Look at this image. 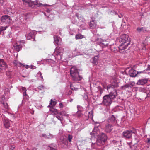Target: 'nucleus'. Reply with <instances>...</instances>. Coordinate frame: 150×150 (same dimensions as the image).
<instances>
[{
    "label": "nucleus",
    "instance_id": "aec40b11",
    "mask_svg": "<svg viewBox=\"0 0 150 150\" xmlns=\"http://www.w3.org/2000/svg\"><path fill=\"white\" fill-rule=\"evenodd\" d=\"M34 4L35 5H38V6H47V5L46 4H43L40 3V2L38 0H36L34 1Z\"/></svg>",
    "mask_w": 150,
    "mask_h": 150
},
{
    "label": "nucleus",
    "instance_id": "423d86ee",
    "mask_svg": "<svg viewBox=\"0 0 150 150\" xmlns=\"http://www.w3.org/2000/svg\"><path fill=\"white\" fill-rule=\"evenodd\" d=\"M2 22L6 24H9L11 23L12 19L8 15H5L2 16L1 19Z\"/></svg>",
    "mask_w": 150,
    "mask_h": 150
},
{
    "label": "nucleus",
    "instance_id": "e433bc0d",
    "mask_svg": "<svg viewBox=\"0 0 150 150\" xmlns=\"http://www.w3.org/2000/svg\"><path fill=\"white\" fill-rule=\"evenodd\" d=\"M21 90L23 92V94H25V95L27 90L26 88L24 87H22L21 88Z\"/></svg>",
    "mask_w": 150,
    "mask_h": 150
},
{
    "label": "nucleus",
    "instance_id": "9d476101",
    "mask_svg": "<svg viewBox=\"0 0 150 150\" xmlns=\"http://www.w3.org/2000/svg\"><path fill=\"white\" fill-rule=\"evenodd\" d=\"M142 71L138 72L136 71L135 70L133 69H131L129 70V73L130 76L132 77H135L139 73H141L142 72Z\"/></svg>",
    "mask_w": 150,
    "mask_h": 150
},
{
    "label": "nucleus",
    "instance_id": "412c9836",
    "mask_svg": "<svg viewBox=\"0 0 150 150\" xmlns=\"http://www.w3.org/2000/svg\"><path fill=\"white\" fill-rule=\"evenodd\" d=\"M48 149L49 150H56V147L54 144H51L49 146Z\"/></svg>",
    "mask_w": 150,
    "mask_h": 150
},
{
    "label": "nucleus",
    "instance_id": "338daca9",
    "mask_svg": "<svg viewBox=\"0 0 150 150\" xmlns=\"http://www.w3.org/2000/svg\"><path fill=\"white\" fill-rule=\"evenodd\" d=\"M50 105H49L48 106V107H50Z\"/></svg>",
    "mask_w": 150,
    "mask_h": 150
},
{
    "label": "nucleus",
    "instance_id": "5701e85b",
    "mask_svg": "<svg viewBox=\"0 0 150 150\" xmlns=\"http://www.w3.org/2000/svg\"><path fill=\"white\" fill-rule=\"evenodd\" d=\"M110 48L111 49V50L115 52H116L117 51L118 47H115L114 45H111L110 47Z\"/></svg>",
    "mask_w": 150,
    "mask_h": 150
},
{
    "label": "nucleus",
    "instance_id": "c03bdc74",
    "mask_svg": "<svg viewBox=\"0 0 150 150\" xmlns=\"http://www.w3.org/2000/svg\"><path fill=\"white\" fill-rule=\"evenodd\" d=\"M98 126L97 127H94V128L93 130L94 132H92L93 134H95V133H94V132H96V133L97 132V131H98L97 128H98Z\"/></svg>",
    "mask_w": 150,
    "mask_h": 150
},
{
    "label": "nucleus",
    "instance_id": "2eb2a0df",
    "mask_svg": "<svg viewBox=\"0 0 150 150\" xmlns=\"http://www.w3.org/2000/svg\"><path fill=\"white\" fill-rule=\"evenodd\" d=\"M89 25L90 28L91 29H93L96 28L97 23L96 21L92 20L90 22Z\"/></svg>",
    "mask_w": 150,
    "mask_h": 150
},
{
    "label": "nucleus",
    "instance_id": "09e8293b",
    "mask_svg": "<svg viewBox=\"0 0 150 150\" xmlns=\"http://www.w3.org/2000/svg\"><path fill=\"white\" fill-rule=\"evenodd\" d=\"M59 107L60 108H62L63 107V105L62 103H60L59 104Z\"/></svg>",
    "mask_w": 150,
    "mask_h": 150
},
{
    "label": "nucleus",
    "instance_id": "1a4fd4ad",
    "mask_svg": "<svg viewBox=\"0 0 150 150\" xmlns=\"http://www.w3.org/2000/svg\"><path fill=\"white\" fill-rule=\"evenodd\" d=\"M7 68L6 63L2 59H0V72L5 70Z\"/></svg>",
    "mask_w": 150,
    "mask_h": 150
},
{
    "label": "nucleus",
    "instance_id": "6ab92c4d",
    "mask_svg": "<svg viewBox=\"0 0 150 150\" xmlns=\"http://www.w3.org/2000/svg\"><path fill=\"white\" fill-rule=\"evenodd\" d=\"M98 59V57H93L91 59V62L95 65H96L97 64Z\"/></svg>",
    "mask_w": 150,
    "mask_h": 150
},
{
    "label": "nucleus",
    "instance_id": "79ce46f5",
    "mask_svg": "<svg viewBox=\"0 0 150 150\" xmlns=\"http://www.w3.org/2000/svg\"><path fill=\"white\" fill-rule=\"evenodd\" d=\"M47 139H51L53 137V136L51 134H49V135L47 136Z\"/></svg>",
    "mask_w": 150,
    "mask_h": 150
},
{
    "label": "nucleus",
    "instance_id": "6e6d98bb",
    "mask_svg": "<svg viewBox=\"0 0 150 150\" xmlns=\"http://www.w3.org/2000/svg\"><path fill=\"white\" fill-rule=\"evenodd\" d=\"M29 65H26L25 66V67L26 68V69H28V68H29Z\"/></svg>",
    "mask_w": 150,
    "mask_h": 150
},
{
    "label": "nucleus",
    "instance_id": "473e14b6",
    "mask_svg": "<svg viewBox=\"0 0 150 150\" xmlns=\"http://www.w3.org/2000/svg\"><path fill=\"white\" fill-rule=\"evenodd\" d=\"M88 113L89 114V115H88V117L91 119H92L93 118V113L92 111L89 112Z\"/></svg>",
    "mask_w": 150,
    "mask_h": 150
},
{
    "label": "nucleus",
    "instance_id": "dca6fc26",
    "mask_svg": "<svg viewBox=\"0 0 150 150\" xmlns=\"http://www.w3.org/2000/svg\"><path fill=\"white\" fill-rule=\"evenodd\" d=\"M54 42L58 45H60L61 42V39L57 35L54 36Z\"/></svg>",
    "mask_w": 150,
    "mask_h": 150
},
{
    "label": "nucleus",
    "instance_id": "bb28decb",
    "mask_svg": "<svg viewBox=\"0 0 150 150\" xmlns=\"http://www.w3.org/2000/svg\"><path fill=\"white\" fill-rule=\"evenodd\" d=\"M75 84L74 83H72L70 85V87L71 88L72 90H77L79 88L78 87L76 86H75Z\"/></svg>",
    "mask_w": 150,
    "mask_h": 150
},
{
    "label": "nucleus",
    "instance_id": "cd10ccee",
    "mask_svg": "<svg viewBox=\"0 0 150 150\" xmlns=\"http://www.w3.org/2000/svg\"><path fill=\"white\" fill-rule=\"evenodd\" d=\"M2 104L5 109L6 110H9V108L7 103L3 102L2 103Z\"/></svg>",
    "mask_w": 150,
    "mask_h": 150
},
{
    "label": "nucleus",
    "instance_id": "864d4df0",
    "mask_svg": "<svg viewBox=\"0 0 150 150\" xmlns=\"http://www.w3.org/2000/svg\"><path fill=\"white\" fill-rule=\"evenodd\" d=\"M15 148V147L14 146H11V147L10 148V149H11L12 150H13V149Z\"/></svg>",
    "mask_w": 150,
    "mask_h": 150
},
{
    "label": "nucleus",
    "instance_id": "ea45409f",
    "mask_svg": "<svg viewBox=\"0 0 150 150\" xmlns=\"http://www.w3.org/2000/svg\"><path fill=\"white\" fill-rule=\"evenodd\" d=\"M77 115L78 117H80L82 115V113L80 110H78L77 112Z\"/></svg>",
    "mask_w": 150,
    "mask_h": 150
},
{
    "label": "nucleus",
    "instance_id": "7c9ffc66",
    "mask_svg": "<svg viewBox=\"0 0 150 150\" xmlns=\"http://www.w3.org/2000/svg\"><path fill=\"white\" fill-rule=\"evenodd\" d=\"M130 85L132 86H133V85L132 84H130V85L129 84H127L123 86H122V88L123 89H125L126 88H128L129 87H131L130 86Z\"/></svg>",
    "mask_w": 150,
    "mask_h": 150
},
{
    "label": "nucleus",
    "instance_id": "8fccbe9b",
    "mask_svg": "<svg viewBox=\"0 0 150 150\" xmlns=\"http://www.w3.org/2000/svg\"><path fill=\"white\" fill-rule=\"evenodd\" d=\"M29 68H30L31 69H35V66H33L32 65H31L30 66H29Z\"/></svg>",
    "mask_w": 150,
    "mask_h": 150
},
{
    "label": "nucleus",
    "instance_id": "4d7b16f0",
    "mask_svg": "<svg viewBox=\"0 0 150 150\" xmlns=\"http://www.w3.org/2000/svg\"><path fill=\"white\" fill-rule=\"evenodd\" d=\"M38 75H40V76H41L42 75V73L41 72H39L38 73Z\"/></svg>",
    "mask_w": 150,
    "mask_h": 150
},
{
    "label": "nucleus",
    "instance_id": "a19ab883",
    "mask_svg": "<svg viewBox=\"0 0 150 150\" xmlns=\"http://www.w3.org/2000/svg\"><path fill=\"white\" fill-rule=\"evenodd\" d=\"M43 86L42 85H41L38 87L36 88V90L39 89L40 90H42L43 89Z\"/></svg>",
    "mask_w": 150,
    "mask_h": 150
},
{
    "label": "nucleus",
    "instance_id": "e2e57ef3",
    "mask_svg": "<svg viewBox=\"0 0 150 150\" xmlns=\"http://www.w3.org/2000/svg\"><path fill=\"white\" fill-rule=\"evenodd\" d=\"M142 49H143V50H145L146 49V48H145V47H144L142 48Z\"/></svg>",
    "mask_w": 150,
    "mask_h": 150
},
{
    "label": "nucleus",
    "instance_id": "58836bf2",
    "mask_svg": "<svg viewBox=\"0 0 150 150\" xmlns=\"http://www.w3.org/2000/svg\"><path fill=\"white\" fill-rule=\"evenodd\" d=\"M23 96L24 97V99H26L27 100H28L29 98V96L26 93L25 95V94H23Z\"/></svg>",
    "mask_w": 150,
    "mask_h": 150
},
{
    "label": "nucleus",
    "instance_id": "f257e3e1",
    "mask_svg": "<svg viewBox=\"0 0 150 150\" xmlns=\"http://www.w3.org/2000/svg\"><path fill=\"white\" fill-rule=\"evenodd\" d=\"M128 35H124L120 39L119 42L120 43L119 47L120 52L124 53L125 52L124 50L127 48L129 43L128 39Z\"/></svg>",
    "mask_w": 150,
    "mask_h": 150
},
{
    "label": "nucleus",
    "instance_id": "0e129e2a",
    "mask_svg": "<svg viewBox=\"0 0 150 150\" xmlns=\"http://www.w3.org/2000/svg\"><path fill=\"white\" fill-rule=\"evenodd\" d=\"M41 78H42V79H43V77L42 76H41Z\"/></svg>",
    "mask_w": 150,
    "mask_h": 150
},
{
    "label": "nucleus",
    "instance_id": "ddd939ff",
    "mask_svg": "<svg viewBox=\"0 0 150 150\" xmlns=\"http://www.w3.org/2000/svg\"><path fill=\"white\" fill-rule=\"evenodd\" d=\"M108 95L112 99H114L116 98L117 96V92L116 90H113L112 91H111L109 94Z\"/></svg>",
    "mask_w": 150,
    "mask_h": 150
},
{
    "label": "nucleus",
    "instance_id": "3c124183",
    "mask_svg": "<svg viewBox=\"0 0 150 150\" xmlns=\"http://www.w3.org/2000/svg\"><path fill=\"white\" fill-rule=\"evenodd\" d=\"M45 61L46 62H51V60L50 59H45Z\"/></svg>",
    "mask_w": 150,
    "mask_h": 150
},
{
    "label": "nucleus",
    "instance_id": "0eeeda50",
    "mask_svg": "<svg viewBox=\"0 0 150 150\" xmlns=\"http://www.w3.org/2000/svg\"><path fill=\"white\" fill-rule=\"evenodd\" d=\"M133 132L131 130H126L123 132V137L126 138L130 139L132 137Z\"/></svg>",
    "mask_w": 150,
    "mask_h": 150
},
{
    "label": "nucleus",
    "instance_id": "603ef678",
    "mask_svg": "<svg viewBox=\"0 0 150 150\" xmlns=\"http://www.w3.org/2000/svg\"><path fill=\"white\" fill-rule=\"evenodd\" d=\"M147 143H150V138H147Z\"/></svg>",
    "mask_w": 150,
    "mask_h": 150
},
{
    "label": "nucleus",
    "instance_id": "c85d7f7f",
    "mask_svg": "<svg viewBox=\"0 0 150 150\" xmlns=\"http://www.w3.org/2000/svg\"><path fill=\"white\" fill-rule=\"evenodd\" d=\"M84 38V36L81 34L76 35L75 38L76 39H81Z\"/></svg>",
    "mask_w": 150,
    "mask_h": 150
},
{
    "label": "nucleus",
    "instance_id": "de8ad7c7",
    "mask_svg": "<svg viewBox=\"0 0 150 150\" xmlns=\"http://www.w3.org/2000/svg\"><path fill=\"white\" fill-rule=\"evenodd\" d=\"M42 137L46 138H47V136L46 134H42Z\"/></svg>",
    "mask_w": 150,
    "mask_h": 150
},
{
    "label": "nucleus",
    "instance_id": "9b49d317",
    "mask_svg": "<svg viewBox=\"0 0 150 150\" xmlns=\"http://www.w3.org/2000/svg\"><path fill=\"white\" fill-rule=\"evenodd\" d=\"M107 122L109 123L116 124L117 123L116 118L113 115H111L107 120Z\"/></svg>",
    "mask_w": 150,
    "mask_h": 150
},
{
    "label": "nucleus",
    "instance_id": "a18cd8bd",
    "mask_svg": "<svg viewBox=\"0 0 150 150\" xmlns=\"http://www.w3.org/2000/svg\"><path fill=\"white\" fill-rule=\"evenodd\" d=\"M106 43V42H103L102 43V44H103V45H104V46H108V45L109 44L108 43Z\"/></svg>",
    "mask_w": 150,
    "mask_h": 150
},
{
    "label": "nucleus",
    "instance_id": "a878e982",
    "mask_svg": "<svg viewBox=\"0 0 150 150\" xmlns=\"http://www.w3.org/2000/svg\"><path fill=\"white\" fill-rule=\"evenodd\" d=\"M59 114L61 116H64L67 117H68L69 115L67 114L66 112L64 111H62L60 112Z\"/></svg>",
    "mask_w": 150,
    "mask_h": 150
},
{
    "label": "nucleus",
    "instance_id": "20e7f679",
    "mask_svg": "<svg viewBox=\"0 0 150 150\" xmlns=\"http://www.w3.org/2000/svg\"><path fill=\"white\" fill-rule=\"evenodd\" d=\"M112 103V99L108 95L104 96L103 98L102 103L106 106H109Z\"/></svg>",
    "mask_w": 150,
    "mask_h": 150
},
{
    "label": "nucleus",
    "instance_id": "774afa93",
    "mask_svg": "<svg viewBox=\"0 0 150 150\" xmlns=\"http://www.w3.org/2000/svg\"><path fill=\"white\" fill-rule=\"evenodd\" d=\"M20 64H21V65H23L22 64H21V63H20Z\"/></svg>",
    "mask_w": 150,
    "mask_h": 150
},
{
    "label": "nucleus",
    "instance_id": "c9c22d12",
    "mask_svg": "<svg viewBox=\"0 0 150 150\" xmlns=\"http://www.w3.org/2000/svg\"><path fill=\"white\" fill-rule=\"evenodd\" d=\"M7 28V26L3 27L1 26L0 28V34L1 33V32L4 30H6V28Z\"/></svg>",
    "mask_w": 150,
    "mask_h": 150
},
{
    "label": "nucleus",
    "instance_id": "37998d69",
    "mask_svg": "<svg viewBox=\"0 0 150 150\" xmlns=\"http://www.w3.org/2000/svg\"><path fill=\"white\" fill-rule=\"evenodd\" d=\"M31 34L29 33L27 36V38L28 40H30L32 38Z\"/></svg>",
    "mask_w": 150,
    "mask_h": 150
},
{
    "label": "nucleus",
    "instance_id": "b1692460",
    "mask_svg": "<svg viewBox=\"0 0 150 150\" xmlns=\"http://www.w3.org/2000/svg\"><path fill=\"white\" fill-rule=\"evenodd\" d=\"M139 91L140 92H142L146 93V95L148 96V94H147L148 91L145 88H140L139 89Z\"/></svg>",
    "mask_w": 150,
    "mask_h": 150
},
{
    "label": "nucleus",
    "instance_id": "13d9d810",
    "mask_svg": "<svg viewBox=\"0 0 150 150\" xmlns=\"http://www.w3.org/2000/svg\"><path fill=\"white\" fill-rule=\"evenodd\" d=\"M80 107V106L79 105H78L77 106V108L78 109H79V108Z\"/></svg>",
    "mask_w": 150,
    "mask_h": 150
},
{
    "label": "nucleus",
    "instance_id": "4468645a",
    "mask_svg": "<svg viewBox=\"0 0 150 150\" xmlns=\"http://www.w3.org/2000/svg\"><path fill=\"white\" fill-rule=\"evenodd\" d=\"M22 46L21 44H18V43H15L13 47V49L16 51H19L22 48Z\"/></svg>",
    "mask_w": 150,
    "mask_h": 150
},
{
    "label": "nucleus",
    "instance_id": "4be33fe9",
    "mask_svg": "<svg viewBox=\"0 0 150 150\" xmlns=\"http://www.w3.org/2000/svg\"><path fill=\"white\" fill-rule=\"evenodd\" d=\"M52 112V114L53 115L56 116L59 113V112L57 109L54 108H52L50 110Z\"/></svg>",
    "mask_w": 150,
    "mask_h": 150
},
{
    "label": "nucleus",
    "instance_id": "bf43d9fd",
    "mask_svg": "<svg viewBox=\"0 0 150 150\" xmlns=\"http://www.w3.org/2000/svg\"><path fill=\"white\" fill-rule=\"evenodd\" d=\"M3 2V0H0V3H1Z\"/></svg>",
    "mask_w": 150,
    "mask_h": 150
},
{
    "label": "nucleus",
    "instance_id": "c756f323",
    "mask_svg": "<svg viewBox=\"0 0 150 150\" xmlns=\"http://www.w3.org/2000/svg\"><path fill=\"white\" fill-rule=\"evenodd\" d=\"M137 30L139 32H141V31L144 32L146 31L145 28L143 27L138 28L137 29Z\"/></svg>",
    "mask_w": 150,
    "mask_h": 150
},
{
    "label": "nucleus",
    "instance_id": "39448f33",
    "mask_svg": "<svg viewBox=\"0 0 150 150\" xmlns=\"http://www.w3.org/2000/svg\"><path fill=\"white\" fill-rule=\"evenodd\" d=\"M60 144L62 147L64 148H66L68 146L67 139L66 136L62 137L60 138Z\"/></svg>",
    "mask_w": 150,
    "mask_h": 150
},
{
    "label": "nucleus",
    "instance_id": "4c0bfd02",
    "mask_svg": "<svg viewBox=\"0 0 150 150\" xmlns=\"http://www.w3.org/2000/svg\"><path fill=\"white\" fill-rule=\"evenodd\" d=\"M57 102L56 101H53L52 99H51L50 100V104L52 105L53 106H54L56 104Z\"/></svg>",
    "mask_w": 150,
    "mask_h": 150
},
{
    "label": "nucleus",
    "instance_id": "393cba45",
    "mask_svg": "<svg viewBox=\"0 0 150 150\" xmlns=\"http://www.w3.org/2000/svg\"><path fill=\"white\" fill-rule=\"evenodd\" d=\"M23 4L25 5H28L29 6H30V4L31 3V1L29 0H22Z\"/></svg>",
    "mask_w": 150,
    "mask_h": 150
},
{
    "label": "nucleus",
    "instance_id": "f03ea898",
    "mask_svg": "<svg viewBox=\"0 0 150 150\" xmlns=\"http://www.w3.org/2000/svg\"><path fill=\"white\" fill-rule=\"evenodd\" d=\"M70 74L71 76L73 79L74 81H80L82 79V77L79 74L77 69L75 67H73L70 71Z\"/></svg>",
    "mask_w": 150,
    "mask_h": 150
},
{
    "label": "nucleus",
    "instance_id": "680f3d73",
    "mask_svg": "<svg viewBox=\"0 0 150 150\" xmlns=\"http://www.w3.org/2000/svg\"><path fill=\"white\" fill-rule=\"evenodd\" d=\"M21 42V41H20V42ZM22 43H24V41H22Z\"/></svg>",
    "mask_w": 150,
    "mask_h": 150
},
{
    "label": "nucleus",
    "instance_id": "f3484780",
    "mask_svg": "<svg viewBox=\"0 0 150 150\" xmlns=\"http://www.w3.org/2000/svg\"><path fill=\"white\" fill-rule=\"evenodd\" d=\"M60 48L59 47H57L55 48V52H54V54H55V55L57 56L59 55V56H62V54L63 52L61 51L60 52H59L60 50H61L62 49V50H63V49L62 48H60Z\"/></svg>",
    "mask_w": 150,
    "mask_h": 150
},
{
    "label": "nucleus",
    "instance_id": "052dcab7",
    "mask_svg": "<svg viewBox=\"0 0 150 150\" xmlns=\"http://www.w3.org/2000/svg\"><path fill=\"white\" fill-rule=\"evenodd\" d=\"M33 150H37V149L35 148H33Z\"/></svg>",
    "mask_w": 150,
    "mask_h": 150
},
{
    "label": "nucleus",
    "instance_id": "6e6552de",
    "mask_svg": "<svg viewBox=\"0 0 150 150\" xmlns=\"http://www.w3.org/2000/svg\"><path fill=\"white\" fill-rule=\"evenodd\" d=\"M113 129L112 125L110 123H107L105 125V130L106 132L108 133L111 132Z\"/></svg>",
    "mask_w": 150,
    "mask_h": 150
},
{
    "label": "nucleus",
    "instance_id": "2f4dec72",
    "mask_svg": "<svg viewBox=\"0 0 150 150\" xmlns=\"http://www.w3.org/2000/svg\"><path fill=\"white\" fill-rule=\"evenodd\" d=\"M115 87L113 85H109L107 86V90L109 91L110 90H111L113 89V88Z\"/></svg>",
    "mask_w": 150,
    "mask_h": 150
},
{
    "label": "nucleus",
    "instance_id": "72a5a7b5",
    "mask_svg": "<svg viewBox=\"0 0 150 150\" xmlns=\"http://www.w3.org/2000/svg\"><path fill=\"white\" fill-rule=\"evenodd\" d=\"M55 117L59 120L61 122V123H62V122L63 120V118L62 117H60V116L57 115L55 116Z\"/></svg>",
    "mask_w": 150,
    "mask_h": 150
},
{
    "label": "nucleus",
    "instance_id": "a211bd4d",
    "mask_svg": "<svg viewBox=\"0 0 150 150\" xmlns=\"http://www.w3.org/2000/svg\"><path fill=\"white\" fill-rule=\"evenodd\" d=\"M4 123L5 128H7L10 127V122L8 119H5L4 121Z\"/></svg>",
    "mask_w": 150,
    "mask_h": 150
},
{
    "label": "nucleus",
    "instance_id": "f704fd0d",
    "mask_svg": "<svg viewBox=\"0 0 150 150\" xmlns=\"http://www.w3.org/2000/svg\"><path fill=\"white\" fill-rule=\"evenodd\" d=\"M73 138V136L72 135L70 134H68V136L67 140L69 142H71V140Z\"/></svg>",
    "mask_w": 150,
    "mask_h": 150
},
{
    "label": "nucleus",
    "instance_id": "7ed1b4c3",
    "mask_svg": "<svg viewBox=\"0 0 150 150\" xmlns=\"http://www.w3.org/2000/svg\"><path fill=\"white\" fill-rule=\"evenodd\" d=\"M107 139V136L105 134L102 133L101 137L100 139H98L96 141V143H92L91 147L93 149H94L95 148L96 145L100 146L103 145Z\"/></svg>",
    "mask_w": 150,
    "mask_h": 150
},
{
    "label": "nucleus",
    "instance_id": "69168bd1",
    "mask_svg": "<svg viewBox=\"0 0 150 150\" xmlns=\"http://www.w3.org/2000/svg\"><path fill=\"white\" fill-rule=\"evenodd\" d=\"M23 76V77H25V76Z\"/></svg>",
    "mask_w": 150,
    "mask_h": 150
},
{
    "label": "nucleus",
    "instance_id": "f8f14e48",
    "mask_svg": "<svg viewBox=\"0 0 150 150\" xmlns=\"http://www.w3.org/2000/svg\"><path fill=\"white\" fill-rule=\"evenodd\" d=\"M148 79H147L144 78L139 80L136 83L137 85H143L147 83Z\"/></svg>",
    "mask_w": 150,
    "mask_h": 150
},
{
    "label": "nucleus",
    "instance_id": "49530a36",
    "mask_svg": "<svg viewBox=\"0 0 150 150\" xmlns=\"http://www.w3.org/2000/svg\"><path fill=\"white\" fill-rule=\"evenodd\" d=\"M83 98L85 100H86L88 98V96L86 94H84Z\"/></svg>",
    "mask_w": 150,
    "mask_h": 150
},
{
    "label": "nucleus",
    "instance_id": "5fc2aeb1",
    "mask_svg": "<svg viewBox=\"0 0 150 150\" xmlns=\"http://www.w3.org/2000/svg\"><path fill=\"white\" fill-rule=\"evenodd\" d=\"M134 146H130V148L131 149V150H132V149H133V148H134Z\"/></svg>",
    "mask_w": 150,
    "mask_h": 150
}]
</instances>
